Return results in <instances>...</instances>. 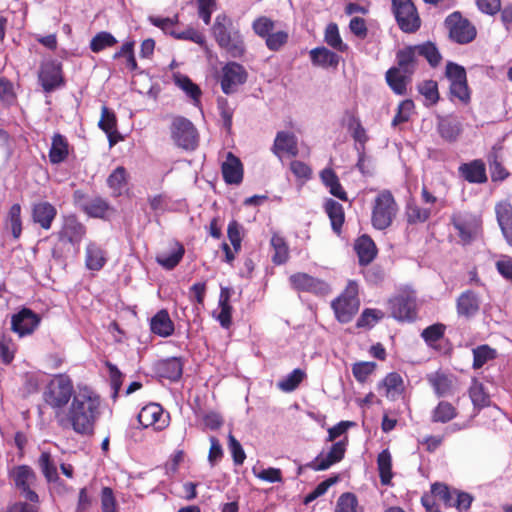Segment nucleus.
<instances>
[{"label": "nucleus", "mask_w": 512, "mask_h": 512, "mask_svg": "<svg viewBox=\"0 0 512 512\" xmlns=\"http://www.w3.org/2000/svg\"><path fill=\"white\" fill-rule=\"evenodd\" d=\"M100 397L89 387H79L67 410L55 412L58 424L80 435H92L99 417Z\"/></svg>", "instance_id": "1"}, {"label": "nucleus", "mask_w": 512, "mask_h": 512, "mask_svg": "<svg viewBox=\"0 0 512 512\" xmlns=\"http://www.w3.org/2000/svg\"><path fill=\"white\" fill-rule=\"evenodd\" d=\"M212 34L219 47L233 58L242 57L245 44L239 30L233 27L232 20L226 14H219L212 26Z\"/></svg>", "instance_id": "2"}, {"label": "nucleus", "mask_w": 512, "mask_h": 512, "mask_svg": "<svg viewBox=\"0 0 512 512\" xmlns=\"http://www.w3.org/2000/svg\"><path fill=\"white\" fill-rule=\"evenodd\" d=\"M399 210L391 191L381 190L371 202V225L377 230H386L396 220Z\"/></svg>", "instance_id": "3"}, {"label": "nucleus", "mask_w": 512, "mask_h": 512, "mask_svg": "<svg viewBox=\"0 0 512 512\" xmlns=\"http://www.w3.org/2000/svg\"><path fill=\"white\" fill-rule=\"evenodd\" d=\"M73 393L74 387L70 377L65 374H58L45 387L43 399L51 408L60 411L73 398Z\"/></svg>", "instance_id": "4"}, {"label": "nucleus", "mask_w": 512, "mask_h": 512, "mask_svg": "<svg viewBox=\"0 0 512 512\" xmlns=\"http://www.w3.org/2000/svg\"><path fill=\"white\" fill-rule=\"evenodd\" d=\"M359 287L357 282L350 280L344 291L332 302L335 316L341 323H348L360 307Z\"/></svg>", "instance_id": "5"}, {"label": "nucleus", "mask_w": 512, "mask_h": 512, "mask_svg": "<svg viewBox=\"0 0 512 512\" xmlns=\"http://www.w3.org/2000/svg\"><path fill=\"white\" fill-rule=\"evenodd\" d=\"M174 143L185 150H194L198 146V132L194 124L182 116H174L170 126Z\"/></svg>", "instance_id": "6"}, {"label": "nucleus", "mask_w": 512, "mask_h": 512, "mask_svg": "<svg viewBox=\"0 0 512 512\" xmlns=\"http://www.w3.org/2000/svg\"><path fill=\"white\" fill-rule=\"evenodd\" d=\"M391 315L399 321H414L417 318L416 295L413 291L402 290L388 301Z\"/></svg>", "instance_id": "7"}, {"label": "nucleus", "mask_w": 512, "mask_h": 512, "mask_svg": "<svg viewBox=\"0 0 512 512\" xmlns=\"http://www.w3.org/2000/svg\"><path fill=\"white\" fill-rule=\"evenodd\" d=\"M392 11L403 32L414 33L420 28L421 20L411 0H392Z\"/></svg>", "instance_id": "8"}, {"label": "nucleus", "mask_w": 512, "mask_h": 512, "mask_svg": "<svg viewBox=\"0 0 512 512\" xmlns=\"http://www.w3.org/2000/svg\"><path fill=\"white\" fill-rule=\"evenodd\" d=\"M446 77L450 82V95L451 99H457L462 104L470 102V89L467 83V75L464 67L449 62L445 71Z\"/></svg>", "instance_id": "9"}, {"label": "nucleus", "mask_w": 512, "mask_h": 512, "mask_svg": "<svg viewBox=\"0 0 512 512\" xmlns=\"http://www.w3.org/2000/svg\"><path fill=\"white\" fill-rule=\"evenodd\" d=\"M445 25L449 30L450 38L459 44L470 43L477 35L475 26L458 12L450 14L445 20Z\"/></svg>", "instance_id": "10"}, {"label": "nucleus", "mask_w": 512, "mask_h": 512, "mask_svg": "<svg viewBox=\"0 0 512 512\" xmlns=\"http://www.w3.org/2000/svg\"><path fill=\"white\" fill-rule=\"evenodd\" d=\"M138 421L143 428L162 431L169 426L170 416L163 410L161 405L150 403L140 410Z\"/></svg>", "instance_id": "11"}, {"label": "nucleus", "mask_w": 512, "mask_h": 512, "mask_svg": "<svg viewBox=\"0 0 512 512\" xmlns=\"http://www.w3.org/2000/svg\"><path fill=\"white\" fill-rule=\"evenodd\" d=\"M11 476L15 486L21 491L26 500L33 503L39 502L38 495L32 490L36 482V474L31 467L27 465L17 466L12 470Z\"/></svg>", "instance_id": "12"}, {"label": "nucleus", "mask_w": 512, "mask_h": 512, "mask_svg": "<svg viewBox=\"0 0 512 512\" xmlns=\"http://www.w3.org/2000/svg\"><path fill=\"white\" fill-rule=\"evenodd\" d=\"M86 235V227L74 215L65 216L58 232L60 243H69L77 250Z\"/></svg>", "instance_id": "13"}, {"label": "nucleus", "mask_w": 512, "mask_h": 512, "mask_svg": "<svg viewBox=\"0 0 512 512\" xmlns=\"http://www.w3.org/2000/svg\"><path fill=\"white\" fill-rule=\"evenodd\" d=\"M247 80L245 68L236 63L229 62L222 68L221 89L229 95L237 91V88Z\"/></svg>", "instance_id": "14"}, {"label": "nucleus", "mask_w": 512, "mask_h": 512, "mask_svg": "<svg viewBox=\"0 0 512 512\" xmlns=\"http://www.w3.org/2000/svg\"><path fill=\"white\" fill-rule=\"evenodd\" d=\"M289 282L293 289L317 296H324L330 292V287L326 282L306 273L299 272L291 275Z\"/></svg>", "instance_id": "15"}, {"label": "nucleus", "mask_w": 512, "mask_h": 512, "mask_svg": "<svg viewBox=\"0 0 512 512\" xmlns=\"http://www.w3.org/2000/svg\"><path fill=\"white\" fill-rule=\"evenodd\" d=\"M41 318L29 308H22L18 313L12 315L11 330L24 337L32 334L40 324Z\"/></svg>", "instance_id": "16"}, {"label": "nucleus", "mask_w": 512, "mask_h": 512, "mask_svg": "<svg viewBox=\"0 0 512 512\" xmlns=\"http://www.w3.org/2000/svg\"><path fill=\"white\" fill-rule=\"evenodd\" d=\"M428 384L438 398L452 396L455 393L454 376L438 370L426 375Z\"/></svg>", "instance_id": "17"}, {"label": "nucleus", "mask_w": 512, "mask_h": 512, "mask_svg": "<svg viewBox=\"0 0 512 512\" xmlns=\"http://www.w3.org/2000/svg\"><path fill=\"white\" fill-rule=\"evenodd\" d=\"M39 80L45 92L49 93L65 84L61 65L48 62L41 68Z\"/></svg>", "instance_id": "18"}, {"label": "nucleus", "mask_w": 512, "mask_h": 512, "mask_svg": "<svg viewBox=\"0 0 512 512\" xmlns=\"http://www.w3.org/2000/svg\"><path fill=\"white\" fill-rule=\"evenodd\" d=\"M453 225L464 243L470 242L481 230L480 218L472 215L454 217Z\"/></svg>", "instance_id": "19"}, {"label": "nucleus", "mask_w": 512, "mask_h": 512, "mask_svg": "<svg viewBox=\"0 0 512 512\" xmlns=\"http://www.w3.org/2000/svg\"><path fill=\"white\" fill-rule=\"evenodd\" d=\"M346 451V443L339 441L334 443L327 454H320L311 463L310 467L316 471L328 469L333 464L341 461Z\"/></svg>", "instance_id": "20"}, {"label": "nucleus", "mask_w": 512, "mask_h": 512, "mask_svg": "<svg viewBox=\"0 0 512 512\" xmlns=\"http://www.w3.org/2000/svg\"><path fill=\"white\" fill-rule=\"evenodd\" d=\"M273 153L281 158L284 154L291 157L298 155V142L293 133L280 131L277 133L272 147Z\"/></svg>", "instance_id": "21"}, {"label": "nucleus", "mask_w": 512, "mask_h": 512, "mask_svg": "<svg viewBox=\"0 0 512 512\" xmlns=\"http://www.w3.org/2000/svg\"><path fill=\"white\" fill-rule=\"evenodd\" d=\"M56 215V208L49 202H38L32 206L33 221L45 230H49L51 228Z\"/></svg>", "instance_id": "22"}, {"label": "nucleus", "mask_w": 512, "mask_h": 512, "mask_svg": "<svg viewBox=\"0 0 512 512\" xmlns=\"http://www.w3.org/2000/svg\"><path fill=\"white\" fill-rule=\"evenodd\" d=\"M107 262V252L95 242H89L85 251V266L90 271H100Z\"/></svg>", "instance_id": "23"}, {"label": "nucleus", "mask_w": 512, "mask_h": 512, "mask_svg": "<svg viewBox=\"0 0 512 512\" xmlns=\"http://www.w3.org/2000/svg\"><path fill=\"white\" fill-rule=\"evenodd\" d=\"M459 173L469 183H485L487 181L486 167L480 159L460 165Z\"/></svg>", "instance_id": "24"}, {"label": "nucleus", "mask_w": 512, "mask_h": 512, "mask_svg": "<svg viewBox=\"0 0 512 512\" xmlns=\"http://www.w3.org/2000/svg\"><path fill=\"white\" fill-rule=\"evenodd\" d=\"M457 313L461 317L471 318L480 309V301L477 294L471 290L460 294L456 303Z\"/></svg>", "instance_id": "25"}, {"label": "nucleus", "mask_w": 512, "mask_h": 512, "mask_svg": "<svg viewBox=\"0 0 512 512\" xmlns=\"http://www.w3.org/2000/svg\"><path fill=\"white\" fill-rule=\"evenodd\" d=\"M222 175L228 184H239L242 181V164L231 152H228L226 160L222 164Z\"/></svg>", "instance_id": "26"}, {"label": "nucleus", "mask_w": 512, "mask_h": 512, "mask_svg": "<svg viewBox=\"0 0 512 512\" xmlns=\"http://www.w3.org/2000/svg\"><path fill=\"white\" fill-rule=\"evenodd\" d=\"M185 254L184 246L174 241L170 245L169 253L161 252L156 256V262L166 270L174 269L182 260Z\"/></svg>", "instance_id": "27"}, {"label": "nucleus", "mask_w": 512, "mask_h": 512, "mask_svg": "<svg viewBox=\"0 0 512 512\" xmlns=\"http://www.w3.org/2000/svg\"><path fill=\"white\" fill-rule=\"evenodd\" d=\"M355 250L362 266L370 264L377 255L376 244L368 235H362L356 240Z\"/></svg>", "instance_id": "28"}, {"label": "nucleus", "mask_w": 512, "mask_h": 512, "mask_svg": "<svg viewBox=\"0 0 512 512\" xmlns=\"http://www.w3.org/2000/svg\"><path fill=\"white\" fill-rule=\"evenodd\" d=\"M151 331L161 337H168L174 332V323L167 310L158 311L150 321Z\"/></svg>", "instance_id": "29"}, {"label": "nucleus", "mask_w": 512, "mask_h": 512, "mask_svg": "<svg viewBox=\"0 0 512 512\" xmlns=\"http://www.w3.org/2000/svg\"><path fill=\"white\" fill-rule=\"evenodd\" d=\"M156 370L160 377L177 381L182 376L183 365L179 358L173 357L159 361Z\"/></svg>", "instance_id": "30"}, {"label": "nucleus", "mask_w": 512, "mask_h": 512, "mask_svg": "<svg viewBox=\"0 0 512 512\" xmlns=\"http://www.w3.org/2000/svg\"><path fill=\"white\" fill-rule=\"evenodd\" d=\"M320 179L329 192L342 201H348V196L342 187L337 174L332 168H325L320 172Z\"/></svg>", "instance_id": "31"}, {"label": "nucleus", "mask_w": 512, "mask_h": 512, "mask_svg": "<svg viewBox=\"0 0 512 512\" xmlns=\"http://www.w3.org/2000/svg\"><path fill=\"white\" fill-rule=\"evenodd\" d=\"M438 211V208L422 207L416 202H409L406 206L405 214L409 224H419L428 221Z\"/></svg>", "instance_id": "32"}, {"label": "nucleus", "mask_w": 512, "mask_h": 512, "mask_svg": "<svg viewBox=\"0 0 512 512\" xmlns=\"http://www.w3.org/2000/svg\"><path fill=\"white\" fill-rule=\"evenodd\" d=\"M98 125L107 134L110 146L115 145L120 138L117 131V119L114 112L106 106L102 107L101 119Z\"/></svg>", "instance_id": "33"}, {"label": "nucleus", "mask_w": 512, "mask_h": 512, "mask_svg": "<svg viewBox=\"0 0 512 512\" xmlns=\"http://www.w3.org/2000/svg\"><path fill=\"white\" fill-rule=\"evenodd\" d=\"M411 76L401 71V69L392 67L386 72V81L396 94L404 95L406 94L407 85L411 81Z\"/></svg>", "instance_id": "34"}, {"label": "nucleus", "mask_w": 512, "mask_h": 512, "mask_svg": "<svg viewBox=\"0 0 512 512\" xmlns=\"http://www.w3.org/2000/svg\"><path fill=\"white\" fill-rule=\"evenodd\" d=\"M417 56L416 46H408L399 50L396 54L397 67L395 68L412 75L417 66Z\"/></svg>", "instance_id": "35"}, {"label": "nucleus", "mask_w": 512, "mask_h": 512, "mask_svg": "<svg viewBox=\"0 0 512 512\" xmlns=\"http://www.w3.org/2000/svg\"><path fill=\"white\" fill-rule=\"evenodd\" d=\"M324 210L331 221L333 231L339 235L345 221L343 206L333 199H327L324 203Z\"/></svg>", "instance_id": "36"}, {"label": "nucleus", "mask_w": 512, "mask_h": 512, "mask_svg": "<svg viewBox=\"0 0 512 512\" xmlns=\"http://www.w3.org/2000/svg\"><path fill=\"white\" fill-rule=\"evenodd\" d=\"M310 58L315 66L324 68H336L339 64L340 57L325 47H317L310 51Z\"/></svg>", "instance_id": "37"}, {"label": "nucleus", "mask_w": 512, "mask_h": 512, "mask_svg": "<svg viewBox=\"0 0 512 512\" xmlns=\"http://www.w3.org/2000/svg\"><path fill=\"white\" fill-rule=\"evenodd\" d=\"M69 155V144L67 139L57 133L52 138V144L49 151V159L52 164L64 162Z\"/></svg>", "instance_id": "38"}, {"label": "nucleus", "mask_w": 512, "mask_h": 512, "mask_svg": "<svg viewBox=\"0 0 512 512\" xmlns=\"http://www.w3.org/2000/svg\"><path fill=\"white\" fill-rule=\"evenodd\" d=\"M379 388L385 389V396L389 399H395L404 391V382L400 374L396 372L389 373L379 383Z\"/></svg>", "instance_id": "39"}, {"label": "nucleus", "mask_w": 512, "mask_h": 512, "mask_svg": "<svg viewBox=\"0 0 512 512\" xmlns=\"http://www.w3.org/2000/svg\"><path fill=\"white\" fill-rule=\"evenodd\" d=\"M458 415L457 408L450 402L442 400L431 411L433 423H448Z\"/></svg>", "instance_id": "40"}, {"label": "nucleus", "mask_w": 512, "mask_h": 512, "mask_svg": "<svg viewBox=\"0 0 512 512\" xmlns=\"http://www.w3.org/2000/svg\"><path fill=\"white\" fill-rule=\"evenodd\" d=\"M377 468L381 484L384 486L391 485L394 474L392 471V456L388 449H385L378 454Z\"/></svg>", "instance_id": "41"}, {"label": "nucleus", "mask_w": 512, "mask_h": 512, "mask_svg": "<svg viewBox=\"0 0 512 512\" xmlns=\"http://www.w3.org/2000/svg\"><path fill=\"white\" fill-rule=\"evenodd\" d=\"M128 183V174L123 166L117 167L108 177L107 184L114 196L123 194Z\"/></svg>", "instance_id": "42"}, {"label": "nucleus", "mask_w": 512, "mask_h": 512, "mask_svg": "<svg viewBox=\"0 0 512 512\" xmlns=\"http://www.w3.org/2000/svg\"><path fill=\"white\" fill-rule=\"evenodd\" d=\"M270 244L274 250L272 261L274 264L281 265L289 259V247L285 239L279 234H273Z\"/></svg>", "instance_id": "43"}, {"label": "nucleus", "mask_w": 512, "mask_h": 512, "mask_svg": "<svg viewBox=\"0 0 512 512\" xmlns=\"http://www.w3.org/2000/svg\"><path fill=\"white\" fill-rule=\"evenodd\" d=\"M473 353V364L472 367L475 370L482 368L489 361L494 360L497 357L496 349L490 347L487 344L477 346L472 350Z\"/></svg>", "instance_id": "44"}, {"label": "nucleus", "mask_w": 512, "mask_h": 512, "mask_svg": "<svg viewBox=\"0 0 512 512\" xmlns=\"http://www.w3.org/2000/svg\"><path fill=\"white\" fill-rule=\"evenodd\" d=\"M5 228L11 230L14 239H18L22 233L21 206L13 204L5 219Z\"/></svg>", "instance_id": "45"}, {"label": "nucleus", "mask_w": 512, "mask_h": 512, "mask_svg": "<svg viewBox=\"0 0 512 512\" xmlns=\"http://www.w3.org/2000/svg\"><path fill=\"white\" fill-rule=\"evenodd\" d=\"M324 41L328 46L338 52L343 53L348 50V45L343 42L336 23H330L327 25L324 34Z\"/></svg>", "instance_id": "46"}, {"label": "nucleus", "mask_w": 512, "mask_h": 512, "mask_svg": "<svg viewBox=\"0 0 512 512\" xmlns=\"http://www.w3.org/2000/svg\"><path fill=\"white\" fill-rule=\"evenodd\" d=\"M458 489H451L444 483L436 482L431 485V493L441 500L446 507L455 506V498Z\"/></svg>", "instance_id": "47"}, {"label": "nucleus", "mask_w": 512, "mask_h": 512, "mask_svg": "<svg viewBox=\"0 0 512 512\" xmlns=\"http://www.w3.org/2000/svg\"><path fill=\"white\" fill-rule=\"evenodd\" d=\"M419 93L425 98L426 106L435 105L439 100L438 84L434 80H424L417 86Z\"/></svg>", "instance_id": "48"}, {"label": "nucleus", "mask_w": 512, "mask_h": 512, "mask_svg": "<svg viewBox=\"0 0 512 512\" xmlns=\"http://www.w3.org/2000/svg\"><path fill=\"white\" fill-rule=\"evenodd\" d=\"M219 306L220 312L216 318L223 328H229L232 323V306L229 303V294L225 290L221 291Z\"/></svg>", "instance_id": "49"}, {"label": "nucleus", "mask_w": 512, "mask_h": 512, "mask_svg": "<svg viewBox=\"0 0 512 512\" xmlns=\"http://www.w3.org/2000/svg\"><path fill=\"white\" fill-rule=\"evenodd\" d=\"M174 81L175 84L194 101V104L199 103L201 90L189 77L177 74L174 76Z\"/></svg>", "instance_id": "50"}, {"label": "nucleus", "mask_w": 512, "mask_h": 512, "mask_svg": "<svg viewBox=\"0 0 512 512\" xmlns=\"http://www.w3.org/2000/svg\"><path fill=\"white\" fill-rule=\"evenodd\" d=\"M117 44L116 38L109 32L102 31L97 33L90 41V49L94 53H99L106 48H111Z\"/></svg>", "instance_id": "51"}, {"label": "nucleus", "mask_w": 512, "mask_h": 512, "mask_svg": "<svg viewBox=\"0 0 512 512\" xmlns=\"http://www.w3.org/2000/svg\"><path fill=\"white\" fill-rule=\"evenodd\" d=\"M306 377L302 369H294L290 374L278 382V388L283 392L294 391Z\"/></svg>", "instance_id": "52"}, {"label": "nucleus", "mask_w": 512, "mask_h": 512, "mask_svg": "<svg viewBox=\"0 0 512 512\" xmlns=\"http://www.w3.org/2000/svg\"><path fill=\"white\" fill-rule=\"evenodd\" d=\"M416 50L418 56L424 57L433 67H436L442 59L437 47L431 42L416 45Z\"/></svg>", "instance_id": "53"}, {"label": "nucleus", "mask_w": 512, "mask_h": 512, "mask_svg": "<svg viewBox=\"0 0 512 512\" xmlns=\"http://www.w3.org/2000/svg\"><path fill=\"white\" fill-rule=\"evenodd\" d=\"M38 464L42 473L49 482L56 481L58 479L57 468L49 452L44 451L41 453Z\"/></svg>", "instance_id": "54"}, {"label": "nucleus", "mask_w": 512, "mask_h": 512, "mask_svg": "<svg viewBox=\"0 0 512 512\" xmlns=\"http://www.w3.org/2000/svg\"><path fill=\"white\" fill-rule=\"evenodd\" d=\"M384 313L379 309H364L357 320L358 328H372L378 321L383 319Z\"/></svg>", "instance_id": "55"}, {"label": "nucleus", "mask_w": 512, "mask_h": 512, "mask_svg": "<svg viewBox=\"0 0 512 512\" xmlns=\"http://www.w3.org/2000/svg\"><path fill=\"white\" fill-rule=\"evenodd\" d=\"M335 512H363V510L359 507L354 494L344 493L337 500Z\"/></svg>", "instance_id": "56"}, {"label": "nucleus", "mask_w": 512, "mask_h": 512, "mask_svg": "<svg viewBox=\"0 0 512 512\" xmlns=\"http://www.w3.org/2000/svg\"><path fill=\"white\" fill-rule=\"evenodd\" d=\"M289 40V34L287 31L279 30L272 31L266 38L265 44L270 51H279L282 49Z\"/></svg>", "instance_id": "57"}, {"label": "nucleus", "mask_w": 512, "mask_h": 512, "mask_svg": "<svg viewBox=\"0 0 512 512\" xmlns=\"http://www.w3.org/2000/svg\"><path fill=\"white\" fill-rule=\"evenodd\" d=\"M17 351L14 341L5 335L0 338V358L3 364L9 365L15 357Z\"/></svg>", "instance_id": "58"}, {"label": "nucleus", "mask_w": 512, "mask_h": 512, "mask_svg": "<svg viewBox=\"0 0 512 512\" xmlns=\"http://www.w3.org/2000/svg\"><path fill=\"white\" fill-rule=\"evenodd\" d=\"M254 33L265 39L275 29V22L266 16L256 18L252 23Z\"/></svg>", "instance_id": "59"}, {"label": "nucleus", "mask_w": 512, "mask_h": 512, "mask_svg": "<svg viewBox=\"0 0 512 512\" xmlns=\"http://www.w3.org/2000/svg\"><path fill=\"white\" fill-rule=\"evenodd\" d=\"M441 137L447 141H455L461 133V127L459 123L443 120L438 126Z\"/></svg>", "instance_id": "60"}, {"label": "nucleus", "mask_w": 512, "mask_h": 512, "mask_svg": "<svg viewBox=\"0 0 512 512\" xmlns=\"http://www.w3.org/2000/svg\"><path fill=\"white\" fill-rule=\"evenodd\" d=\"M375 368L376 364L374 362H357L352 366V373L358 382L364 383L375 371Z\"/></svg>", "instance_id": "61"}, {"label": "nucleus", "mask_w": 512, "mask_h": 512, "mask_svg": "<svg viewBox=\"0 0 512 512\" xmlns=\"http://www.w3.org/2000/svg\"><path fill=\"white\" fill-rule=\"evenodd\" d=\"M414 110V102L410 99L404 100L400 103L397 113L392 120L393 126H398L402 123L409 121Z\"/></svg>", "instance_id": "62"}, {"label": "nucleus", "mask_w": 512, "mask_h": 512, "mask_svg": "<svg viewBox=\"0 0 512 512\" xmlns=\"http://www.w3.org/2000/svg\"><path fill=\"white\" fill-rule=\"evenodd\" d=\"M497 221L500 228L512 225V205L508 202H501L496 205Z\"/></svg>", "instance_id": "63"}, {"label": "nucleus", "mask_w": 512, "mask_h": 512, "mask_svg": "<svg viewBox=\"0 0 512 512\" xmlns=\"http://www.w3.org/2000/svg\"><path fill=\"white\" fill-rule=\"evenodd\" d=\"M102 512H118V504L110 487H104L101 491Z\"/></svg>", "instance_id": "64"}]
</instances>
